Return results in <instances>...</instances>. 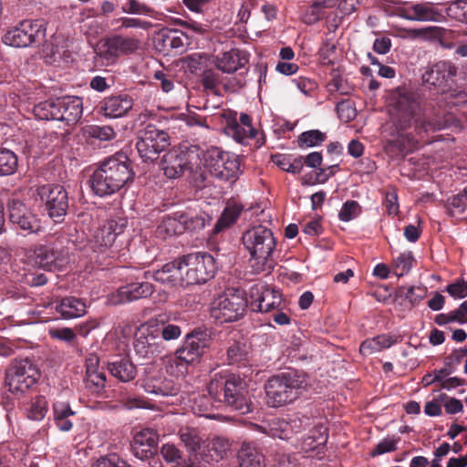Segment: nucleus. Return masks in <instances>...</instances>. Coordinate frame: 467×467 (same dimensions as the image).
Listing matches in <instances>:
<instances>
[{
    "label": "nucleus",
    "instance_id": "44",
    "mask_svg": "<svg viewBox=\"0 0 467 467\" xmlns=\"http://www.w3.org/2000/svg\"><path fill=\"white\" fill-rule=\"evenodd\" d=\"M179 437L190 452H197L201 448L202 438L198 431L192 427H182L179 430Z\"/></svg>",
    "mask_w": 467,
    "mask_h": 467
},
{
    "label": "nucleus",
    "instance_id": "28",
    "mask_svg": "<svg viewBox=\"0 0 467 467\" xmlns=\"http://www.w3.org/2000/svg\"><path fill=\"white\" fill-rule=\"evenodd\" d=\"M88 182L92 192L99 197L111 196L121 190L99 165L90 175Z\"/></svg>",
    "mask_w": 467,
    "mask_h": 467
},
{
    "label": "nucleus",
    "instance_id": "15",
    "mask_svg": "<svg viewBox=\"0 0 467 467\" xmlns=\"http://www.w3.org/2000/svg\"><path fill=\"white\" fill-rule=\"evenodd\" d=\"M98 165L108 173L110 179L114 180L119 186L124 188L131 182L135 177L131 161L128 156L116 153L99 161Z\"/></svg>",
    "mask_w": 467,
    "mask_h": 467
},
{
    "label": "nucleus",
    "instance_id": "47",
    "mask_svg": "<svg viewBox=\"0 0 467 467\" xmlns=\"http://www.w3.org/2000/svg\"><path fill=\"white\" fill-rule=\"evenodd\" d=\"M215 403H221L214 400L213 397L208 392V395H199L193 398L192 410L194 413L200 416L207 418L211 417V411L213 407H216Z\"/></svg>",
    "mask_w": 467,
    "mask_h": 467
},
{
    "label": "nucleus",
    "instance_id": "30",
    "mask_svg": "<svg viewBox=\"0 0 467 467\" xmlns=\"http://www.w3.org/2000/svg\"><path fill=\"white\" fill-rule=\"evenodd\" d=\"M399 16L411 21L436 22L440 20L441 13L431 4H416L403 7Z\"/></svg>",
    "mask_w": 467,
    "mask_h": 467
},
{
    "label": "nucleus",
    "instance_id": "11",
    "mask_svg": "<svg viewBox=\"0 0 467 467\" xmlns=\"http://www.w3.org/2000/svg\"><path fill=\"white\" fill-rule=\"evenodd\" d=\"M37 195L44 203V210L55 223L64 222L68 210V196L59 184H46L37 188Z\"/></svg>",
    "mask_w": 467,
    "mask_h": 467
},
{
    "label": "nucleus",
    "instance_id": "64",
    "mask_svg": "<svg viewBox=\"0 0 467 467\" xmlns=\"http://www.w3.org/2000/svg\"><path fill=\"white\" fill-rule=\"evenodd\" d=\"M336 45L325 43L319 50V59L323 65H333L336 60Z\"/></svg>",
    "mask_w": 467,
    "mask_h": 467
},
{
    "label": "nucleus",
    "instance_id": "34",
    "mask_svg": "<svg viewBox=\"0 0 467 467\" xmlns=\"http://www.w3.org/2000/svg\"><path fill=\"white\" fill-rule=\"evenodd\" d=\"M179 218L182 219L184 232H198L212 221V218L205 212L194 211L190 208L180 211Z\"/></svg>",
    "mask_w": 467,
    "mask_h": 467
},
{
    "label": "nucleus",
    "instance_id": "12",
    "mask_svg": "<svg viewBox=\"0 0 467 467\" xmlns=\"http://www.w3.org/2000/svg\"><path fill=\"white\" fill-rule=\"evenodd\" d=\"M9 223L14 229L23 231L26 234H37L42 232L41 220L34 211L18 199H11L7 202Z\"/></svg>",
    "mask_w": 467,
    "mask_h": 467
},
{
    "label": "nucleus",
    "instance_id": "22",
    "mask_svg": "<svg viewBox=\"0 0 467 467\" xmlns=\"http://www.w3.org/2000/svg\"><path fill=\"white\" fill-rule=\"evenodd\" d=\"M85 389L94 395H100L104 390L106 383V375L99 368V358L95 354H90L85 360Z\"/></svg>",
    "mask_w": 467,
    "mask_h": 467
},
{
    "label": "nucleus",
    "instance_id": "36",
    "mask_svg": "<svg viewBox=\"0 0 467 467\" xmlns=\"http://www.w3.org/2000/svg\"><path fill=\"white\" fill-rule=\"evenodd\" d=\"M244 206L236 202H227L222 214L218 218L214 225V233L218 234L236 223L238 220Z\"/></svg>",
    "mask_w": 467,
    "mask_h": 467
},
{
    "label": "nucleus",
    "instance_id": "27",
    "mask_svg": "<svg viewBox=\"0 0 467 467\" xmlns=\"http://www.w3.org/2000/svg\"><path fill=\"white\" fill-rule=\"evenodd\" d=\"M248 58L243 51L231 49L212 58L211 63L223 73L231 74L245 66Z\"/></svg>",
    "mask_w": 467,
    "mask_h": 467
},
{
    "label": "nucleus",
    "instance_id": "53",
    "mask_svg": "<svg viewBox=\"0 0 467 467\" xmlns=\"http://www.w3.org/2000/svg\"><path fill=\"white\" fill-rule=\"evenodd\" d=\"M327 134L319 130H311L300 134L299 146H319L325 142Z\"/></svg>",
    "mask_w": 467,
    "mask_h": 467
},
{
    "label": "nucleus",
    "instance_id": "35",
    "mask_svg": "<svg viewBox=\"0 0 467 467\" xmlns=\"http://www.w3.org/2000/svg\"><path fill=\"white\" fill-rule=\"evenodd\" d=\"M180 211L162 218L161 223L157 227V234L162 238L167 236L179 235L184 233L182 219L179 218Z\"/></svg>",
    "mask_w": 467,
    "mask_h": 467
},
{
    "label": "nucleus",
    "instance_id": "55",
    "mask_svg": "<svg viewBox=\"0 0 467 467\" xmlns=\"http://www.w3.org/2000/svg\"><path fill=\"white\" fill-rule=\"evenodd\" d=\"M91 467H130V465L119 454L109 453L100 456L92 463Z\"/></svg>",
    "mask_w": 467,
    "mask_h": 467
},
{
    "label": "nucleus",
    "instance_id": "52",
    "mask_svg": "<svg viewBox=\"0 0 467 467\" xmlns=\"http://www.w3.org/2000/svg\"><path fill=\"white\" fill-rule=\"evenodd\" d=\"M413 256L411 252H405L400 254L392 264L394 274L398 277L407 275L412 266Z\"/></svg>",
    "mask_w": 467,
    "mask_h": 467
},
{
    "label": "nucleus",
    "instance_id": "31",
    "mask_svg": "<svg viewBox=\"0 0 467 467\" xmlns=\"http://www.w3.org/2000/svg\"><path fill=\"white\" fill-rule=\"evenodd\" d=\"M327 430L323 425H319L304 438L301 442V450L308 457L319 456L324 453L325 445L327 441Z\"/></svg>",
    "mask_w": 467,
    "mask_h": 467
},
{
    "label": "nucleus",
    "instance_id": "51",
    "mask_svg": "<svg viewBox=\"0 0 467 467\" xmlns=\"http://www.w3.org/2000/svg\"><path fill=\"white\" fill-rule=\"evenodd\" d=\"M446 207L451 215L467 212V186L462 192L448 199Z\"/></svg>",
    "mask_w": 467,
    "mask_h": 467
},
{
    "label": "nucleus",
    "instance_id": "48",
    "mask_svg": "<svg viewBox=\"0 0 467 467\" xmlns=\"http://www.w3.org/2000/svg\"><path fill=\"white\" fill-rule=\"evenodd\" d=\"M47 412V401L44 396H36L32 400L26 416L33 420H42Z\"/></svg>",
    "mask_w": 467,
    "mask_h": 467
},
{
    "label": "nucleus",
    "instance_id": "29",
    "mask_svg": "<svg viewBox=\"0 0 467 467\" xmlns=\"http://www.w3.org/2000/svg\"><path fill=\"white\" fill-rule=\"evenodd\" d=\"M133 106V100L129 95H118L103 100L99 112L106 118L118 119L125 116Z\"/></svg>",
    "mask_w": 467,
    "mask_h": 467
},
{
    "label": "nucleus",
    "instance_id": "49",
    "mask_svg": "<svg viewBox=\"0 0 467 467\" xmlns=\"http://www.w3.org/2000/svg\"><path fill=\"white\" fill-rule=\"evenodd\" d=\"M57 99L38 103L34 107L35 116L42 120H57Z\"/></svg>",
    "mask_w": 467,
    "mask_h": 467
},
{
    "label": "nucleus",
    "instance_id": "60",
    "mask_svg": "<svg viewBox=\"0 0 467 467\" xmlns=\"http://www.w3.org/2000/svg\"><path fill=\"white\" fill-rule=\"evenodd\" d=\"M164 47L179 49L184 47V38L179 31H169L161 34Z\"/></svg>",
    "mask_w": 467,
    "mask_h": 467
},
{
    "label": "nucleus",
    "instance_id": "13",
    "mask_svg": "<svg viewBox=\"0 0 467 467\" xmlns=\"http://www.w3.org/2000/svg\"><path fill=\"white\" fill-rule=\"evenodd\" d=\"M133 348L138 356L148 359L161 356L166 350L154 325H141L137 329Z\"/></svg>",
    "mask_w": 467,
    "mask_h": 467
},
{
    "label": "nucleus",
    "instance_id": "26",
    "mask_svg": "<svg viewBox=\"0 0 467 467\" xmlns=\"http://www.w3.org/2000/svg\"><path fill=\"white\" fill-rule=\"evenodd\" d=\"M109 374L120 382H130L136 378L137 368L128 356H114L107 361Z\"/></svg>",
    "mask_w": 467,
    "mask_h": 467
},
{
    "label": "nucleus",
    "instance_id": "33",
    "mask_svg": "<svg viewBox=\"0 0 467 467\" xmlns=\"http://www.w3.org/2000/svg\"><path fill=\"white\" fill-rule=\"evenodd\" d=\"M55 308L63 318L70 319L84 316L87 305L85 301L80 298L67 296L62 298Z\"/></svg>",
    "mask_w": 467,
    "mask_h": 467
},
{
    "label": "nucleus",
    "instance_id": "3",
    "mask_svg": "<svg viewBox=\"0 0 467 467\" xmlns=\"http://www.w3.org/2000/svg\"><path fill=\"white\" fill-rule=\"evenodd\" d=\"M207 390L215 400L224 402L242 415L252 410L246 382L238 375L217 373L210 380Z\"/></svg>",
    "mask_w": 467,
    "mask_h": 467
},
{
    "label": "nucleus",
    "instance_id": "20",
    "mask_svg": "<svg viewBox=\"0 0 467 467\" xmlns=\"http://www.w3.org/2000/svg\"><path fill=\"white\" fill-rule=\"evenodd\" d=\"M311 425V419L307 416L293 415L286 420H278L272 423L269 435L273 438L288 440L293 434L300 433Z\"/></svg>",
    "mask_w": 467,
    "mask_h": 467
},
{
    "label": "nucleus",
    "instance_id": "24",
    "mask_svg": "<svg viewBox=\"0 0 467 467\" xmlns=\"http://www.w3.org/2000/svg\"><path fill=\"white\" fill-rule=\"evenodd\" d=\"M139 47V41L132 37L115 36L109 38L101 50V55L107 60H114L120 55L135 52Z\"/></svg>",
    "mask_w": 467,
    "mask_h": 467
},
{
    "label": "nucleus",
    "instance_id": "57",
    "mask_svg": "<svg viewBox=\"0 0 467 467\" xmlns=\"http://www.w3.org/2000/svg\"><path fill=\"white\" fill-rule=\"evenodd\" d=\"M361 213V207L357 201H347L343 203L338 213V218L342 222H349L357 218Z\"/></svg>",
    "mask_w": 467,
    "mask_h": 467
},
{
    "label": "nucleus",
    "instance_id": "7",
    "mask_svg": "<svg viewBox=\"0 0 467 467\" xmlns=\"http://www.w3.org/2000/svg\"><path fill=\"white\" fill-rule=\"evenodd\" d=\"M247 306L244 290L228 288L213 302L211 315L221 323L234 322L244 316Z\"/></svg>",
    "mask_w": 467,
    "mask_h": 467
},
{
    "label": "nucleus",
    "instance_id": "14",
    "mask_svg": "<svg viewBox=\"0 0 467 467\" xmlns=\"http://www.w3.org/2000/svg\"><path fill=\"white\" fill-rule=\"evenodd\" d=\"M140 386L147 393L161 397L176 396L181 389L180 384L166 378L160 369L152 366L145 368Z\"/></svg>",
    "mask_w": 467,
    "mask_h": 467
},
{
    "label": "nucleus",
    "instance_id": "56",
    "mask_svg": "<svg viewBox=\"0 0 467 467\" xmlns=\"http://www.w3.org/2000/svg\"><path fill=\"white\" fill-rule=\"evenodd\" d=\"M229 449L230 443L228 440L222 437H216L211 441L209 452L213 459L219 461L226 456Z\"/></svg>",
    "mask_w": 467,
    "mask_h": 467
},
{
    "label": "nucleus",
    "instance_id": "63",
    "mask_svg": "<svg viewBox=\"0 0 467 467\" xmlns=\"http://www.w3.org/2000/svg\"><path fill=\"white\" fill-rule=\"evenodd\" d=\"M427 289L421 286H410L406 288L404 294L405 298L410 303L411 306H415L420 303L426 296Z\"/></svg>",
    "mask_w": 467,
    "mask_h": 467
},
{
    "label": "nucleus",
    "instance_id": "8",
    "mask_svg": "<svg viewBox=\"0 0 467 467\" xmlns=\"http://www.w3.org/2000/svg\"><path fill=\"white\" fill-rule=\"evenodd\" d=\"M208 346L209 338L205 331L193 330L188 333L182 345L175 351L174 358L170 361L171 368L175 364L178 371L183 374L189 365L200 361Z\"/></svg>",
    "mask_w": 467,
    "mask_h": 467
},
{
    "label": "nucleus",
    "instance_id": "23",
    "mask_svg": "<svg viewBox=\"0 0 467 467\" xmlns=\"http://www.w3.org/2000/svg\"><path fill=\"white\" fill-rule=\"evenodd\" d=\"M150 275L155 281L161 284L170 285L171 286L177 285H183L184 271L182 257L165 264L161 269L155 271L153 274H150V272H144L142 278L147 279L148 275Z\"/></svg>",
    "mask_w": 467,
    "mask_h": 467
},
{
    "label": "nucleus",
    "instance_id": "39",
    "mask_svg": "<svg viewBox=\"0 0 467 467\" xmlns=\"http://www.w3.org/2000/svg\"><path fill=\"white\" fill-rule=\"evenodd\" d=\"M23 143L26 146L32 143V141L26 138L24 131L7 124H0V146L5 144L22 145Z\"/></svg>",
    "mask_w": 467,
    "mask_h": 467
},
{
    "label": "nucleus",
    "instance_id": "37",
    "mask_svg": "<svg viewBox=\"0 0 467 467\" xmlns=\"http://www.w3.org/2000/svg\"><path fill=\"white\" fill-rule=\"evenodd\" d=\"M82 137L88 142L98 141H109L116 137V132L113 128L109 125H86L81 130Z\"/></svg>",
    "mask_w": 467,
    "mask_h": 467
},
{
    "label": "nucleus",
    "instance_id": "40",
    "mask_svg": "<svg viewBox=\"0 0 467 467\" xmlns=\"http://www.w3.org/2000/svg\"><path fill=\"white\" fill-rule=\"evenodd\" d=\"M169 139V134L163 130H159L154 125H148L141 132L136 146H140V143L143 146H159L161 143H167Z\"/></svg>",
    "mask_w": 467,
    "mask_h": 467
},
{
    "label": "nucleus",
    "instance_id": "32",
    "mask_svg": "<svg viewBox=\"0 0 467 467\" xmlns=\"http://www.w3.org/2000/svg\"><path fill=\"white\" fill-rule=\"evenodd\" d=\"M453 75L454 68L450 63L439 61L422 74V80L431 86L441 87Z\"/></svg>",
    "mask_w": 467,
    "mask_h": 467
},
{
    "label": "nucleus",
    "instance_id": "2",
    "mask_svg": "<svg viewBox=\"0 0 467 467\" xmlns=\"http://www.w3.org/2000/svg\"><path fill=\"white\" fill-rule=\"evenodd\" d=\"M242 244L250 255L255 272H270L274 269L277 243L271 229L262 224L250 227L243 233Z\"/></svg>",
    "mask_w": 467,
    "mask_h": 467
},
{
    "label": "nucleus",
    "instance_id": "17",
    "mask_svg": "<svg viewBox=\"0 0 467 467\" xmlns=\"http://www.w3.org/2000/svg\"><path fill=\"white\" fill-rule=\"evenodd\" d=\"M190 148H186L189 150ZM188 150L182 148H166L160 161V166L163 170L165 176L169 179L180 177L185 170L193 171V167L188 161Z\"/></svg>",
    "mask_w": 467,
    "mask_h": 467
},
{
    "label": "nucleus",
    "instance_id": "21",
    "mask_svg": "<svg viewBox=\"0 0 467 467\" xmlns=\"http://www.w3.org/2000/svg\"><path fill=\"white\" fill-rule=\"evenodd\" d=\"M158 434L154 430L144 429L137 432L130 443L133 455L140 460H148L157 452Z\"/></svg>",
    "mask_w": 467,
    "mask_h": 467
},
{
    "label": "nucleus",
    "instance_id": "59",
    "mask_svg": "<svg viewBox=\"0 0 467 467\" xmlns=\"http://www.w3.org/2000/svg\"><path fill=\"white\" fill-rule=\"evenodd\" d=\"M383 205L389 215L395 216L399 213L398 193L396 188H389L386 191Z\"/></svg>",
    "mask_w": 467,
    "mask_h": 467
},
{
    "label": "nucleus",
    "instance_id": "42",
    "mask_svg": "<svg viewBox=\"0 0 467 467\" xmlns=\"http://www.w3.org/2000/svg\"><path fill=\"white\" fill-rule=\"evenodd\" d=\"M79 23L80 30L88 36H96L100 30V25L96 17L95 11L93 9H84L79 13L78 18Z\"/></svg>",
    "mask_w": 467,
    "mask_h": 467
},
{
    "label": "nucleus",
    "instance_id": "62",
    "mask_svg": "<svg viewBox=\"0 0 467 467\" xmlns=\"http://www.w3.org/2000/svg\"><path fill=\"white\" fill-rule=\"evenodd\" d=\"M137 152L143 162H155L161 158L166 148H136Z\"/></svg>",
    "mask_w": 467,
    "mask_h": 467
},
{
    "label": "nucleus",
    "instance_id": "6",
    "mask_svg": "<svg viewBox=\"0 0 467 467\" xmlns=\"http://www.w3.org/2000/svg\"><path fill=\"white\" fill-rule=\"evenodd\" d=\"M40 377V369L34 360L15 358L5 369V386L12 394L22 396L36 386Z\"/></svg>",
    "mask_w": 467,
    "mask_h": 467
},
{
    "label": "nucleus",
    "instance_id": "25",
    "mask_svg": "<svg viewBox=\"0 0 467 467\" xmlns=\"http://www.w3.org/2000/svg\"><path fill=\"white\" fill-rule=\"evenodd\" d=\"M57 120L67 124L76 123L82 116L83 103L78 97H64L57 99Z\"/></svg>",
    "mask_w": 467,
    "mask_h": 467
},
{
    "label": "nucleus",
    "instance_id": "41",
    "mask_svg": "<svg viewBox=\"0 0 467 467\" xmlns=\"http://www.w3.org/2000/svg\"><path fill=\"white\" fill-rule=\"evenodd\" d=\"M225 151L222 148H196V157L200 160L199 164L213 169L217 172L220 168Z\"/></svg>",
    "mask_w": 467,
    "mask_h": 467
},
{
    "label": "nucleus",
    "instance_id": "5",
    "mask_svg": "<svg viewBox=\"0 0 467 467\" xmlns=\"http://www.w3.org/2000/svg\"><path fill=\"white\" fill-rule=\"evenodd\" d=\"M126 222L118 223L114 220L107 222L98 229L91 240V249L94 253V259L100 265L109 266L112 260L119 256L120 244L117 243L118 236L123 232Z\"/></svg>",
    "mask_w": 467,
    "mask_h": 467
},
{
    "label": "nucleus",
    "instance_id": "19",
    "mask_svg": "<svg viewBox=\"0 0 467 467\" xmlns=\"http://www.w3.org/2000/svg\"><path fill=\"white\" fill-rule=\"evenodd\" d=\"M251 307L254 311L267 313L279 309L282 296L278 291L265 286L254 285L250 289Z\"/></svg>",
    "mask_w": 467,
    "mask_h": 467
},
{
    "label": "nucleus",
    "instance_id": "46",
    "mask_svg": "<svg viewBox=\"0 0 467 467\" xmlns=\"http://www.w3.org/2000/svg\"><path fill=\"white\" fill-rule=\"evenodd\" d=\"M17 165L16 155L7 148H0V176L15 173Z\"/></svg>",
    "mask_w": 467,
    "mask_h": 467
},
{
    "label": "nucleus",
    "instance_id": "45",
    "mask_svg": "<svg viewBox=\"0 0 467 467\" xmlns=\"http://www.w3.org/2000/svg\"><path fill=\"white\" fill-rule=\"evenodd\" d=\"M121 10L125 14L146 16L152 18L156 15V11L151 6L139 0H125L121 5Z\"/></svg>",
    "mask_w": 467,
    "mask_h": 467
},
{
    "label": "nucleus",
    "instance_id": "54",
    "mask_svg": "<svg viewBox=\"0 0 467 467\" xmlns=\"http://www.w3.org/2000/svg\"><path fill=\"white\" fill-rule=\"evenodd\" d=\"M212 59L206 53H193L186 57V64L190 71L194 73L204 68L211 63Z\"/></svg>",
    "mask_w": 467,
    "mask_h": 467
},
{
    "label": "nucleus",
    "instance_id": "61",
    "mask_svg": "<svg viewBox=\"0 0 467 467\" xmlns=\"http://www.w3.org/2000/svg\"><path fill=\"white\" fill-rule=\"evenodd\" d=\"M161 454L166 462L180 464L182 455V451L174 445L166 443L161 449Z\"/></svg>",
    "mask_w": 467,
    "mask_h": 467
},
{
    "label": "nucleus",
    "instance_id": "1",
    "mask_svg": "<svg viewBox=\"0 0 467 467\" xmlns=\"http://www.w3.org/2000/svg\"><path fill=\"white\" fill-rule=\"evenodd\" d=\"M389 110L395 129L391 134L393 136L391 142L397 144L396 146L419 143L449 144L455 141L454 138L445 131L452 119L451 116L439 123L430 120H423L420 123L416 121V136L411 131H408L420 111V102L418 95L406 88H399L390 93Z\"/></svg>",
    "mask_w": 467,
    "mask_h": 467
},
{
    "label": "nucleus",
    "instance_id": "10",
    "mask_svg": "<svg viewBox=\"0 0 467 467\" xmlns=\"http://www.w3.org/2000/svg\"><path fill=\"white\" fill-rule=\"evenodd\" d=\"M45 35L46 27L42 20L26 19L8 29L3 42L13 47H27L44 38Z\"/></svg>",
    "mask_w": 467,
    "mask_h": 467
},
{
    "label": "nucleus",
    "instance_id": "4",
    "mask_svg": "<svg viewBox=\"0 0 467 467\" xmlns=\"http://www.w3.org/2000/svg\"><path fill=\"white\" fill-rule=\"evenodd\" d=\"M308 385L305 373L288 369L270 377L265 385L267 404L278 408L292 403L306 389Z\"/></svg>",
    "mask_w": 467,
    "mask_h": 467
},
{
    "label": "nucleus",
    "instance_id": "43",
    "mask_svg": "<svg viewBox=\"0 0 467 467\" xmlns=\"http://www.w3.org/2000/svg\"><path fill=\"white\" fill-rule=\"evenodd\" d=\"M240 169V159L238 156L224 152L217 175L231 180L236 177Z\"/></svg>",
    "mask_w": 467,
    "mask_h": 467
},
{
    "label": "nucleus",
    "instance_id": "18",
    "mask_svg": "<svg viewBox=\"0 0 467 467\" xmlns=\"http://www.w3.org/2000/svg\"><path fill=\"white\" fill-rule=\"evenodd\" d=\"M153 293L152 284L147 281L130 282L109 296V302L117 306L145 298Z\"/></svg>",
    "mask_w": 467,
    "mask_h": 467
},
{
    "label": "nucleus",
    "instance_id": "9",
    "mask_svg": "<svg viewBox=\"0 0 467 467\" xmlns=\"http://www.w3.org/2000/svg\"><path fill=\"white\" fill-rule=\"evenodd\" d=\"M185 285L204 284L216 272L214 258L208 253H192L182 256Z\"/></svg>",
    "mask_w": 467,
    "mask_h": 467
},
{
    "label": "nucleus",
    "instance_id": "38",
    "mask_svg": "<svg viewBox=\"0 0 467 467\" xmlns=\"http://www.w3.org/2000/svg\"><path fill=\"white\" fill-rule=\"evenodd\" d=\"M240 467H263L264 455L256 447L249 442H244L238 451Z\"/></svg>",
    "mask_w": 467,
    "mask_h": 467
},
{
    "label": "nucleus",
    "instance_id": "16",
    "mask_svg": "<svg viewBox=\"0 0 467 467\" xmlns=\"http://www.w3.org/2000/svg\"><path fill=\"white\" fill-rule=\"evenodd\" d=\"M36 264L47 271L61 270L68 264V251L57 245H37L34 250Z\"/></svg>",
    "mask_w": 467,
    "mask_h": 467
},
{
    "label": "nucleus",
    "instance_id": "50",
    "mask_svg": "<svg viewBox=\"0 0 467 467\" xmlns=\"http://www.w3.org/2000/svg\"><path fill=\"white\" fill-rule=\"evenodd\" d=\"M227 360L229 364H238L246 359L248 348L243 341H234L227 348Z\"/></svg>",
    "mask_w": 467,
    "mask_h": 467
},
{
    "label": "nucleus",
    "instance_id": "58",
    "mask_svg": "<svg viewBox=\"0 0 467 467\" xmlns=\"http://www.w3.org/2000/svg\"><path fill=\"white\" fill-rule=\"evenodd\" d=\"M155 326L162 342L175 340L182 335V328L177 325L167 323L161 326Z\"/></svg>",
    "mask_w": 467,
    "mask_h": 467
}]
</instances>
